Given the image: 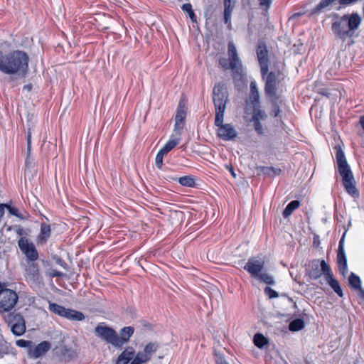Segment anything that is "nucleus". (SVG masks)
<instances>
[{
  "mask_svg": "<svg viewBox=\"0 0 364 364\" xmlns=\"http://www.w3.org/2000/svg\"><path fill=\"white\" fill-rule=\"evenodd\" d=\"M29 57L19 50L4 53L0 50V71L4 74L23 78L28 71Z\"/></svg>",
  "mask_w": 364,
  "mask_h": 364,
  "instance_id": "nucleus-1",
  "label": "nucleus"
},
{
  "mask_svg": "<svg viewBox=\"0 0 364 364\" xmlns=\"http://www.w3.org/2000/svg\"><path fill=\"white\" fill-rule=\"evenodd\" d=\"M360 23L361 18L358 14H345L339 21L332 23V31L337 37L345 41L347 38L353 36Z\"/></svg>",
  "mask_w": 364,
  "mask_h": 364,
  "instance_id": "nucleus-2",
  "label": "nucleus"
},
{
  "mask_svg": "<svg viewBox=\"0 0 364 364\" xmlns=\"http://www.w3.org/2000/svg\"><path fill=\"white\" fill-rule=\"evenodd\" d=\"M336 158L338 169L343 178V184L346 192L352 196H358V191L355 188V180L348 166L343 151L340 149L336 151Z\"/></svg>",
  "mask_w": 364,
  "mask_h": 364,
  "instance_id": "nucleus-3",
  "label": "nucleus"
},
{
  "mask_svg": "<svg viewBox=\"0 0 364 364\" xmlns=\"http://www.w3.org/2000/svg\"><path fill=\"white\" fill-rule=\"evenodd\" d=\"M228 100V92L225 83L222 82L215 83L213 89V101L216 122L222 119V114L225 113Z\"/></svg>",
  "mask_w": 364,
  "mask_h": 364,
  "instance_id": "nucleus-4",
  "label": "nucleus"
},
{
  "mask_svg": "<svg viewBox=\"0 0 364 364\" xmlns=\"http://www.w3.org/2000/svg\"><path fill=\"white\" fill-rule=\"evenodd\" d=\"M18 299L17 294L0 282V312L11 311L16 304Z\"/></svg>",
  "mask_w": 364,
  "mask_h": 364,
  "instance_id": "nucleus-5",
  "label": "nucleus"
},
{
  "mask_svg": "<svg viewBox=\"0 0 364 364\" xmlns=\"http://www.w3.org/2000/svg\"><path fill=\"white\" fill-rule=\"evenodd\" d=\"M5 323L15 336L23 335L26 330V321L19 313H9L4 316Z\"/></svg>",
  "mask_w": 364,
  "mask_h": 364,
  "instance_id": "nucleus-6",
  "label": "nucleus"
},
{
  "mask_svg": "<svg viewBox=\"0 0 364 364\" xmlns=\"http://www.w3.org/2000/svg\"><path fill=\"white\" fill-rule=\"evenodd\" d=\"M224 114H222V119L216 122L215 116L214 124L218 127L217 136L225 141L234 140L237 136V132L231 124H223Z\"/></svg>",
  "mask_w": 364,
  "mask_h": 364,
  "instance_id": "nucleus-7",
  "label": "nucleus"
},
{
  "mask_svg": "<svg viewBox=\"0 0 364 364\" xmlns=\"http://www.w3.org/2000/svg\"><path fill=\"white\" fill-rule=\"evenodd\" d=\"M280 75V72H269L265 79L264 84V93L267 98L278 100L279 96L277 95V84L278 77Z\"/></svg>",
  "mask_w": 364,
  "mask_h": 364,
  "instance_id": "nucleus-8",
  "label": "nucleus"
},
{
  "mask_svg": "<svg viewBox=\"0 0 364 364\" xmlns=\"http://www.w3.org/2000/svg\"><path fill=\"white\" fill-rule=\"evenodd\" d=\"M95 334L107 343L115 347L116 331L112 328L107 326L105 323H100L95 328Z\"/></svg>",
  "mask_w": 364,
  "mask_h": 364,
  "instance_id": "nucleus-9",
  "label": "nucleus"
},
{
  "mask_svg": "<svg viewBox=\"0 0 364 364\" xmlns=\"http://www.w3.org/2000/svg\"><path fill=\"white\" fill-rule=\"evenodd\" d=\"M228 60L231 62L232 72L233 74L241 75L242 71V64L240 59L236 47L232 41L228 44Z\"/></svg>",
  "mask_w": 364,
  "mask_h": 364,
  "instance_id": "nucleus-10",
  "label": "nucleus"
},
{
  "mask_svg": "<svg viewBox=\"0 0 364 364\" xmlns=\"http://www.w3.org/2000/svg\"><path fill=\"white\" fill-rule=\"evenodd\" d=\"M321 265L322 266L323 276L328 284L333 289L339 297H343V290L338 280L334 278L330 266L325 262V260H321Z\"/></svg>",
  "mask_w": 364,
  "mask_h": 364,
  "instance_id": "nucleus-11",
  "label": "nucleus"
},
{
  "mask_svg": "<svg viewBox=\"0 0 364 364\" xmlns=\"http://www.w3.org/2000/svg\"><path fill=\"white\" fill-rule=\"evenodd\" d=\"M21 252L29 262H34L38 258V253L35 245L26 237H21L18 242Z\"/></svg>",
  "mask_w": 364,
  "mask_h": 364,
  "instance_id": "nucleus-12",
  "label": "nucleus"
},
{
  "mask_svg": "<svg viewBox=\"0 0 364 364\" xmlns=\"http://www.w3.org/2000/svg\"><path fill=\"white\" fill-rule=\"evenodd\" d=\"M264 266V262L263 260L250 257L243 268L250 274L252 277L257 278L262 273Z\"/></svg>",
  "mask_w": 364,
  "mask_h": 364,
  "instance_id": "nucleus-13",
  "label": "nucleus"
},
{
  "mask_svg": "<svg viewBox=\"0 0 364 364\" xmlns=\"http://www.w3.org/2000/svg\"><path fill=\"white\" fill-rule=\"evenodd\" d=\"M186 117V110L185 103L181 100L178 103L176 114L175 117V125H174V131L178 134V135L181 134L180 130L183 128V122Z\"/></svg>",
  "mask_w": 364,
  "mask_h": 364,
  "instance_id": "nucleus-14",
  "label": "nucleus"
},
{
  "mask_svg": "<svg viewBox=\"0 0 364 364\" xmlns=\"http://www.w3.org/2000/svg\"><path fill=\"white\" fill-rule=\"evenodd\" d=\"M319 259H313L306 267V275L310 279L316 280L318 279L323 274L322 266L321 265Z\"/></svg>",
  "mask_w": 364,
  "mask_h": 364,
  "instance_id": "nucleus-15",
  "label": "nucleus"
},
{
  "mask_svg": "<svg viewBox=\"0 0 364 364\" xmlns=\"http://www.w3.org/2000/svg\"><path fill=\"white\" fill-rule=\"evenodd\" d=\"M134 332V328L132 326L122 328L119 331V335L116 332L115 348H121L124 343L129 341Z\"/></svg>",
  "mask_w": 364,
  "mask_h": 364,
  "instance_id": "nucleus-16",
  "label": "nucleus"
},
{
  "mask_svg": "<svg viewBox=\"0 0 364 364\" xmlns=\"http://www.w3.org/2000/svg\"><path fill=\"white\" fill-rule=\"evenodd\" d=\"M50 343L48 341H42L35 347L28 350V355L32 358H38L45 355L50 348Z\"/></svg>",
  "mask_w": 364,
  "mask_h": 364,
  "instance_id": "nucleus-17",
  "label": "nucleus"
},
{
  "mask_svg": "<svg viewBox=\"0 0 364 364\" xmlns=\"http://www.w3.org/2000/svg\"><path fill=\"white\" fill-rule=\"evenodd\" d=\"M51 235V228L49 224L42 223L41 224L40 233L37 236L38 244L44 245L47 242Z\"/></svg>",
  "mask_w": 364,
  "mask_h": 364,
  "instance_id": "nucleus-18",
  "label": "nucleus"
},
{
  "mask_svg": "<svg viewBox=\"0 0 364 364\" xmlns=\"http://www.w3.org/2000/svg\"><path fill=\"white\" fill-rule=\"evenodd\" d=\"M30 262L26 269V276L33 282H36L40 277L38 265L34 262Z\"/></svg>",
  "mask_w": 364,
  "mask_h": 364,
  "instance_id": "nucleus-19",
  "label": "nucleus"
},
{
  "mask_svg": "<svg viewBox=\"0 0 364 364\" xmlns=\"http://www.w3.org/2000/svg\"><path fill=\"white\" fill-rule=\"evenodd\" d=\"M56 354L65 361H70L74 359L76 356V353L71 348L66 346L60 347L57 351Z\"/></svg>",
  "mask_w": 364,
  "mask_h": 364,
  "instance_id": "nucleus-20",
  "label": "nucleus"
},
{
  "mask_svg": "<svg viewBox=\"0 0 364 364\" xmlns=\"http://www.w3.org/2000/svg\"><path fill=\"white\" fill-rule=\"evenodd\" d=\"M250 102L253 108L259 107V93L255 81L250 82Z\"/></svg>",
  "mask_w": 364,
  "mask_h": 364,
  "instance_id": "nucleus-21",
  "label": "nucleus"
},
{
  "mask_svg": "<svg viewBox=\"0 0 364 364\" xmlns=\"http://www.w3.org/2000/svg\"><path fill=\"white\" fill-rule=\"evenodd\" d=\"M135 353L132 347L126 348L119 356L117 364H127L134 357Z\"/></svg>",
  "mask_w": 364,
  "mask_h": 364,
  "instance_id": "nucleus-22",
  "label": "nucleus"
},
{
  "mask_svg": "<svg viewBox=\"0 0 364 364\" xmlns=\"http://www.w3.org/2000/svg\"><path fill=\"white\" fill-rule=\"evenodd\" d=\"M337 264L338 268L340 273L345 276L346 273L348 271L347 267V259L345 254V251H338L337 254Z\"/></svg>",
  "mask_w": 364,
  "mask_h": 364,
  "instance_id": "nucleus-23",
  "label": "nucleus"
},
{
  "mask_svg": "<svg viewBox=\"0 0 364 364\" xmlns=\"http://www.w3.org/2000/svg\"><path fill=\"white\" fill-rule=\"evenodd\" d=\"M257 55L259 63L269 62L268 50L264 43L259 44L257 48Z\"/></svg>",
  "mask_w": 364,
  "mask_h": 364,
  "instance_id": "nucleus-24",
  "label": "nucleus"
},
{
  "mask_svg": "<svg viewBox=\"0 0 364 364\" xmlns=\"http://www.w3.org/2000/svg\"><path fill=\"white\" fill-rule=\"evenodd\" d=\"M64 318L71 321H82L85 319V315L81 311L67 309Z\"/></svg>",
  "mask_w": 364,
  "mask_h": 364,
  "instance_id": "nucleus-25",
  "label": "nucleus"
},
{
  "mask_svg": "<svg viewBox=\"0 0 364 364\" xmlns=\"http://www.w3.org/2000/svg\"><path fill=\"white\" fill-rule=\"evenodd\" d=\"M348 283L351 288L358 290L359 294L360 293V289H363L361 287V280L358 275L351 272L348 277Z\"/></svg>",
  "mask_w": 364,
  "mask_h": 364,
  "instance_id": "nucleus-26",
  "label": "nucleus"
},
{
  "mask_svg": "<svg viewBox=\"0 0 364 364\" xmlns=\"http://www.w3.org/2000/svg\"><path fill=\"white\" fill-rule=\"evenodd\" d=\"M179 141V137H174L172 135L170 140H168L167 143L160 150L163 151L165 154H166L170 151H171L175 146H176L178 144Z\"/></svg>",
  "mask_w": 364,
  "mask_h": 364,
  "instance_id": "nucleus-27",
  "label": "nucleus"
},
{
  "mask_svg": "<svg viewBox=\"0 0 364 364\" xmlns=\"http://www.w3.org/2000/svg\"><path fill=\"white\" fill-rule=\"evenodd\" d=\"M48 309L51 312H53L61 317H64L65 314L66 313L67 308H65L63 306H60L58 304L50 302L49 306H48Z\"/></svg>",
  "mask_w": 364,
  "mask_h": 364,
  "instance_id": "nucleus-28",
  "label": "nucleus"
},
{
  "mask_svg": "<svg viewBox=\"0 0 364 364\" xmlns=\"http://www.w3.org/2000/svg\"><path fill=\"white\" fill-rule=\"evenodd\" d=\"M300 202L299 200H294L291 201L285 208L283 211L284 218H287L292 214V213L299 207Z\"/></svg>",
  "mask_w": 364,
  "mask_h": 364,
  "instance_id": "nucleus-29",
  "label": "nucleus"
},
{
  "mask_svg": "<svg viewBox=\"0 0 364 364\" xmlns=\"http://www.w3.org/2000/svg\"><path fill=\"white\" fill-rule=\"evenodd\" d=\"M150 360V356H148L144 351H139L136 353L130 364H144Z\"/></svg>",
  "mask_w": 364,
  "mask_h": 364,
  "instance_id": "nucleus-30",
  "label": "nucleus"
},
{
  "mask_svg": "<svg viewBox=\"0 0 364 364\" xmlns=\"http://www.w3.org/2000/svg\"><path fill=\"white\" fill-rule=\"evenodd\" d=\"M178 183L185 187L193 188L196 186V181L193 176H184L178 178Z\"/></svg>",
  "mask_w": 364,
  "mask_h": 364,
  "instance_id": "nucleus-31",
  "label": "nucleus"
},
{
  "mask_svg": "<svg viewBox=\"0 0 364 364\" xmlns=\"http://www.w3.org/2000/svg\"><path fill=\"white\" fill-rule=\"evenodd\" d=\"M263 174L267 175L269 177H274L281 173L282 171L279 168H274L272 166H262L260 168Z\"/></svg>",
  "mask_w": 364,
  "mask_h": 364,
  "instance_id": "nucleus-32",
  "label": "nucleus"
},
{
  "mask_svg": "<svg viewBox=\"0 0 364 364\" xmlns=\"http://www.w3.org/2000/svg\"><path fill=\"white\" fill-rule=\"evenodd\" d=\"M305 323L303 319L296 318L290 322L289 329L291 331H298L303 329Z\"/></svg>",
  "mask_w": 364,
  "mask_h": 364,
  "instance_id": "nucleus-33",
  "label": "nucleus"
},
{
  "mask_svg": "<svg viewBox=\"0 0 364 364\" xmlns=\"http://www.w3.org/2000/svg\"><path fill=\"white\" fill-rule=\"evenodd\" d=\"M159 347V344L156 342H150L147 343L144 348V352L151 358L153 354L157 350Z\"/></svg>",
  "mask_w": 364,
  "mask_h": 364,
  "instance_id": "nucleus-34",
  "label": "nucleus"
},
{
  "mask_svg": "<svg viewBox=\"0 0 364 364\" xmlns=\"http://www.w3.org/2000/svg\"><path fill=\"white\" fill-rule=\"evenodd\" d=\"M13 350L11 344L5 341H0V358L4 357L5 355L10 354Z\"/></svg>",
  "mask_w": 364,
  "mask_h": 364,
  "instance_id": "nucleus-35",
  "label": "nucleus"
},
{
  "mask_svg": "<svg viewBox=\"0 0 364 364\" xmlns=\"http://www.w3.org/2000/svg\"><path fill=\"white\" fill-rule=\"evenodd\" d=\"M254 343L257 347L262 348L268 343V341L262 334L257 333L254 336Z\"/></svg>",
  "mask_w": 364,
  "mask_h": 364,
  "instance_id": "nucleus-36",
  "label": "nucleus"
},
{
  "mask_svg": "<svg viewBox=\"0 0 364 364\" xmlns=\"http://www.w3.org/2000/svg\"><path fill=\"white\" fill-rule=\"evenodd\" d=\"M181 9L183 11L187 12L188 14V16L193 22L197 21L196 16L193 11L192 5L191 4L186 3L183 4L181 6Z\"/></svg>",
  "mask_w": 364,
  "mask_h": 364,
  "instance_id": "nucleus-37",
  "label": "nucleus"
},
{
  "mask_svg": "<svg viewBox=\"0 0 364 364\" xmlns=\"http://www.w3.org/2000/svg\"><path fill=\"white\" fill-rule=\"evenodd\" d=\"M235 4L224 6V21L228 23L230 21L231 14Z\"/></svg>",
  "mask_w": 364,
  "mask_h": 364,
  "instance_id": "nucleus-38",
  "label": "nucleus"
},
{
  "mask_svg": "<svg viewBox=\"0 0 364 364\" xmlns=\"http://www.w3.org/2000/svg\"><path fill=\"white\" fill-rule=\"evenodd\" d=\"M257 278L267 284L273 285L274 284V278L267 273H261Z\"/></svg>",
  "mask_w": 364,
  "mask_h": 364,
  "instance_id": "nucleus-39",
  "label": "nucleus"
},
{
  "mask_svg": "<svg viewBox=\"0 0 364 364\" xmlns=\"http://www.w3.org/2000/svg\"><path fill=\"white\" fill-rule=\"evenodd\" d=\"M270 100L272 103V111L270 112V115L272 117H277L279 116V113L281 112L279 106L277 102V100H274V99H270Z\"/></svg>",
  "mask_w": 364,
  "mask_h": 364,
  "instance_id": "nucleus-40",
  "label": "nucleus"
},
{
  "mask_svg": "<svg viewBox=\"0 0 364 364\" xmlns=\"http://www.w3.org/2000/svg\"><path fill=\"white\" fill-rule=\"evenodd\" d=\"M16 345L21 348H28V350L32 347L33 342L31 341L19 339L16 341Z\"/></svg>",
  "mask_w": 364,
  "mask_h": 364,
  "instance_id": "nucleus-41",
  "label": "nucleus"
},
{
  "mask_svg": "<svg viewBox=\"0 0 364 364\" xmlns=\"http://www.w3.org/2000/svg\"><path fill=\"white\" fill-rule=\"evenodd\" d=\"M257 108L258 107L253 108L254 112H253L252 117H257L256 118L259 121L260 119L264 120L267 118V115H266L264 111L259 110Z\"/></svg>",
  "mask_w": 364,
  "mask_h": 364,
  "instance_id": "nucleus-42",
  "label": "nucleus"
},
{
  "mask_svg": "<svg viewBox=\"0 0 364 364\" xmlns=\"http://www.w3.org/2000/svg\"><path fill=\"white\" fill-rule=\"evenodd\" d=\"M256 117H252L255 129L258 134L262 135L264 133L262 124H261V122L259 120L257 119Z\"/></svg>",
  "mask_w": 364,
  "mask_h": 364,
  "instance_id": "nucleus-43",
  "label": "nucleus"
},
{
  "mask_svg": "<svg viewBox=\"0 0 364 364\" xmlns=\"http://www.w3.org/2000/svg\"><path fill=\"white\" fill-rule=\"evenodd\" d=\"M219 64L224 70L230 69L232 70L231 62L229 61L228 58H220L219 59Z\"/></svg>",
  "mask_w": 364,
  "mask_h": 364,
  "instance_id": "nucleus-44",
  "label": "nucleus"
},
{
  "mask_svg": "<svg viewBox=\"0 0 364 364\" xmlns=\"http://www.w3.org/2000/svg\"><path fill=\"white\" fill-rule=\"evenodd\" d=\"M264 294L268 296L269 299H274L279 296L278 293L269 287H266L264 289Z\"/></svg>",
  "mask_w": 364,
  "mask_h": 364,
  "instance_id": "nucleus-45",
  "label": "nucleus"
},
{
  "mask_svg": "<svg viewBox=\"0 0 364 364\" xmlns=\"http://www.w3.org/2000/svg\"><path fill=\"white\" fill-rule=\"evenodd\" d=\"M165 154L159 150L156 156V166L159 168H161L163 165V158Z\"/></svg>",
  "mask_w": 364,
  "mask_h": 364,
  "instance_id": "nucleus-46",
  "label": "nucleus"
},
{
  "mask_svg": "<svg viewBox=\"0 0 364 364\" xmlns=\"http://www.w3.org/2000/svg\"><path fill=\"white\" fill-rule=\"evenodd\" d=\"M268 63L269 62H264L262 63H259L260 65V72L263 79H265L267 75H268Z\"/></svg>",
  "mask_w": 364,
  "mask_h": 364,
  "instance_id": "nucleus-47",
  "label": "nucleus"
},
{
  "mask_svg": "<svg viewBox=\"0 0 364 364\" xmlns=\"http://www.w3.org/2000/svg\"><path fill=\"white\" fill-rule=\"evenodd\" d=\"M335 1L336 0H321L319 4L316 6V9L320 11V10L328 6L329 5L333 4Z\"/></svg>",
  "mask_w": 364,
  "mask_h": 364,
  "instance_id": "nucleus-48",
  "label": "nucleus"
},
{
  "mask_svg": "<svg viewBox=\"0 0 364 364\" xmlns=\"http://www.w3.org/2000/svg\"><path fill=\"white\" fill-rule=\"evenodd\" d=\"M26 139H27V156L28 158L30 156V155H31V129H28Z\"/></svg>",
  "mask_w": 364,
  "mask_h": 364,
  "instance_id": "nucleus-49",
  "label": "nucleus"
},
{
  "mask_svg": "<svg viewBox=\"0 0 364 364\" xmlns=\"http://www.w3.org/2000/svg\"><path fill=\"white\" fill-rule=\"evenodd\" d=\"M4 204L5 205V208H6L8 209V210L11 215L21 218V216L18 213V210L16 208L12 207L8 204H5V203H4Z\"/></svg>",
  "mask_w": 364,
  "mask_h": 364,
  "instance_id": "nucleus-50",
  "label": "nucleus"
},
{
  "mask_svg": "<svg viewBox=\"0 0 364 364\" xmlns=\"http://www.w3.org/2000/svg\"><path fill=\"white\" fill-rule=\"evenodd\" d=\"M54 259L57 264L60 265L65 269H68V266L67 263L62 258H60L59 257H55Z\"/></svg>",
  "mask_w": 364,
  "mask_h": 364,
  "instance_id": "nucleus-51",
  "label": "nucleus"
},
{
  "mask_svg": "<svg viewBox=\"0 0 364 364\" xmlns=\"http://www.w3.org/2000/svg\"><path fill=\"white\" fill-rule=\"evenodd\" d=\"M48 275L50 277H63L65 276V274L62 272H59L57 270H51L48 273Z\"/></svg>",
  "mask_w": 364,
  "mask_h": 364,
  "instance_id": "nucleus-52",
  "label": "nucleus"
},
{
  "mask_svg": "<svg viewBox=\"0 0 364 364\" xmlns=\"http://www.w3.org/2000/svg\"><path fill=\"white\" fill-rule=\"evenodd\" d=\"M215 363L216 364H228L223 355L217 353L215 354Z\"/></svg>",
  "mask_w": 364,
  "mask_h": 364,
  "instance_id": "nucleus-53",
  "label": "nucleus"
},
{
  "mask_svg": "<svg viewBox=\"0 0 364 364\" xmlns=\"http://www.w3.org/2000/svg\"><path fill=\"white\" fill-rule=\"evenodd\" d=\"M272 0H259V6L269 8L272 4Z\"/></svg>",
  "mask_w": 364,
  "mask_h": 364,
  "instance_id": "nucleus-54",
  "label": "nucleus"
},
{
  "mask_svg": "<svg viewBox=\"0 0 364 364\" xmlns=\"http://www.w3.org/2000/svg\"><path fill=\"white\" fill-rule=\"evenodd\" d=\"M345 235H346V232L343 233L342 237L341 238V240L339 241L338 251H341V250L344 251L343 243H344Z\"/></svg>",
  "mask_w": 364,
  "mask_h": 364,
  "instance_id": "nucleus-55",
  "label": "nucleus"
},
{
  "mask_svg": "<svg viewBox=\"0 0 364 364\" xmlns=\"http://www.w3.org/2000/svg\"><path fill=\"white\" fill-rule=\"evenodd\" d=\"M31 90H32V85L31 84H27V85H25L23 87V90H26L28 92H31Z\"/></svg>",
  "mask_w": 364,
  "mask_h": 364,
  "instance_id": "nucleus-56",
  "label": "nucleus"
},
{
  "mask_svg": "<svg viewBox=\"0 0 364 364\" xmlns=\"http://www.w3.org/2000/svg\"><path fill=\"white\" fill-rule=\"evenodd\" d=\"M235 4L232 0H224V6Z\"/></svg>",
  "mask_w": 364,
  "mask_h": 364,
  "instance_id": "nucleus-57",
  "label": "nucleus"
},
{
  "mask_svg": "<svg viewBox=\"0 0 364 364\" xmlns=\"http://www.w3.org/2000/svg\"><path fill=\"white\" fill-rule=\"evenodd\" d=\"M229 170H230V172L231 173L232 176L234 178H235V177H236V174H235V173L234 172V170H233L232 167H230V168H229Z\"/></svg>",
  "mask_w": 364,
  "mask_h": 364,
  "instance_id": "nucleus-58",
  "label": "nucleus"
},
{
  "mask_svg": "<svg viewBox=\"0 0 364 364\" xmlns=\"http://www.w3.org/2000/svg\"><path fill=\"white\" fill-rule=\"evenodd\" d=\"M359 296L364 299V289H360V293Z\"/></svg>",
  "mask_w": 364,
  "mask_h": 364,
  "instance_id": "nucleus-59",
  "label": "nucleus"
},
{
  "mask_svg": "<svg viewBox=\"0 0 364 364\" xmlns=\"http://www.w3.org/2000/svg\"><path fill=\"white\" fill-rule=\"evenodd\" d=\"M301 16V13H296L293 15V17H298V16Z\"/></svg>",
  "mask_w": 364,
  "mask_h": 364,
  "instance_id": "nucleus-60",
  "label": "nucleus"
}]
</instances>
